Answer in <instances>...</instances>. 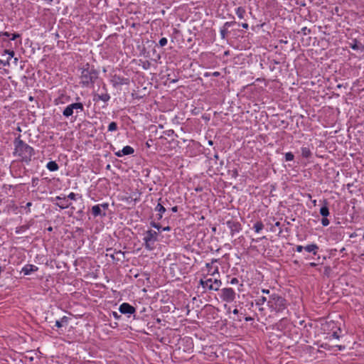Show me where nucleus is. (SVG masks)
<instances>
[{
	"label": "nucleus",
	"mask_w": 364,
	"mask_h": 364,
	"mask_svg": "<svg viewBox=\"0 0 364 364\" xmlns=\"http://www.w3.org/2000/svg\"><path fill=\"white\" fill-rule=\"evenodd\" d=\"M14 156L19 157V160L21 162L28 165L31 161L32 157L35 155L34 149L24 142L21 139V135L15 138L14 141Z\"/></svg>",
	"instance_id": "obj_1"
},
{
	"label": "nucleus",
	"mask_w": 364,
	"mask_h": 364,
	"mask_svg": "<svg viewBox=\"0 0 364 364\" xmlns=\"http://www.w3.org/2000/svg\"><path fill=\"white\" fill-rule=\"evenodd\" d=\"M80 85L82 87H92L99 77V71L93 65L85 63L79 68Z\"/></svg>",
	"instance_id": "obj_2"
},
{
	"label": "nucleus",
	"mask_w": 364,
	"mask_h": 364,
	"mask_svg": "<svg viewBox=\"0 0 364 364\" xmlns=\"http://www.w3.org/2000/svg\"><path fill=\"white\" fill-rule=\"evenodd\" d=\"M289 303L287 300L278 294H272L269 295L267 301V306L271 311L275 313H283L287 310Z\"/></svg>",
	"instance_id": "obj_3"
},
{
	"label": "nucleus",
	"mask_w": 364,
	"mask_h": 364,
	"mask_svg": "<svg viewBox=\"0 0 364 364\" xmlns=\"http://www.w3.org/2000/svg\"><path fill=\"white\" fill-rule=\"evenodd\" d=\"M85 111L84 105L82 102H73L68 105L63 111V116L65 118L72 117L76 120L79 112Z\"/></svg>",
	"instance_id": "obj_4"
},
{
	"label": "nucleus",
	"mask_w": 364,
	"mask_h": 364,
	"mask_svg": "<svg viewBox=\"0 0 364 364\" xmlns=\"http://www.w3.org/2000/svg\"><path fill=\"white\" fill-rule=\"evenodd\" d=\"M159 233L153 230H148L144 233V246L147 250H153L155 248V243L158 241Z\"/></svg>",
	"instance_id": "obj_5"
},
{
	"label": "nucleus",
	"mask_w": 364,
	"mask_h": 364,
	"mask_svg": "<svg viewBox=\"0 0 364 364\" xmlns=\"http://www.w3.org/2000/svg\"><path fill=\"white\" fill-rule=\"evenodd\" d=\"M199 283L204 289L213 291L219 290L222 284V282L220 279H213L212 278H209L205 280L200 279Z\"/></svg>",
	"instance_id": "obj_6"
},
{
	"label": "nucleus",
	"mask_w": 364,
	"mask_h": 364,
	"mask_svg": "<svg viewBox=\"0 0 364 364\" xmlns=\"http://www.w3.org/2000/svg\"><path fill=\"white\" fill-rule=\"evenodd\" d=\"M166 203H168L167 199L163 200L161 198L159 199V202L154 208V211L157 213L154 218L155 220L159 221L162 219L166 211Z\"/></svg>",
	"instance_id": "obj_7"
},
{
	"label": "nucleus",
	"mask_w": 364,
	"mask_h": 364,
	"mask_svg": "<svg viewBox=\"0 0 364 364\" xmlns=\"http://www.w3.org/2000/svg\"><path fill=\"white\" fill-rule=\"evenodd\" d=\"M236 293L232 288H223L220 290V297L225 302L230 303L235 299Z\"/></svg>",
	"instance_id": "obj_8"
},
{
	"label": "nucleus",
	"mask_w": 364,
	"mask_h": 364,
	"mask_svg": "<svg viewBox=\"0 0 364 364\" xmlns=\"http://www.w3.org/2000/svg\"><path fill=\"white\" fill-rule=\"evenodd\" d=\"M110 82L113 87H116L119 85H129V79L117 75H114L111 77Z\"/></svg>",
	"instance_id": "obj_9"
},
{
	"label": "nucleus",
	"mask_w": 364,
	"mask_h": 364,
	"mask_svg": "<svg viewBox=\"0 0 364 364\" xmlns=\"http://www.w3.org/2000/svg\"><path fill=\"white\" fill-rule=\"evenodd\" d=\"M119 311L122 314L129 316L135 314L136 309L129 303L124 302L119 306Z\"/></svg>",
	"instance_id": "obj_10"
},
{
	"label": "nucleus",
	"mask_w": 364,
	"mask_h": 364,
	"mask_svg": "<svg viewBox=\"0 0 364 364\" xmlns=\"http://www.w3.org/2000/svg\"><path fill=\"white\" fill-rule=\"evenodd\" d=\"M227 226L230 230V234L232 236L235 232H239L241 230V225L239 222L234 220H228Z\"/></svg>",
	"instance_id": "obj_11"
},
{
	"label": "nucleus",
	"mask_w": 364,
	"mask_h": 364,
	"mask_svg": "<svg viewBox=\"0 0 364 364\" xmlns=\"http://www.w3.org/2000/svg\"><path fill=\"white\" fill-rule=\"evenodd\" d=\"M55 200L58 201L55 203V205H58L61 209H65L71 205V203L68 201V198L65 196H56Z\"/></svg>",
	"instance_id": "obj_12"
},
{
	"label": "nucleus",
	"mask_w": 364,
	"mask_h": 364,
	"mask_svg": "<svg viewBox=\"0 0 364 364\" xmlns=\"http://www.w3.org/2000/svg\"><path fill=\"white\" fill-rule=\"evenodd\" d=\"M218 259H213L210 263L206 264V267L208 269V273L212 276L215 275V274H218V267L214 266V264L218 262Z\"/></svg>",
	"instance_id": "obj_13"
},
{
	"label": "nucleus",
	"mask_w": 364,
	"mask_h": 364,
	"mask_svg": "<svg viewBox=\"0 0 364 364\" xmlns=\"http://www.w3.org/2000/svg\"><path fill=\"white\" fill-rule=\"evenodd\" d=\"M348 43V46L354 50H364V44H363L357 38H352L351 41Z\"/></svg>",
	"instance_id": "obj_14"
},
{
	"label": "nucleus",
	"mask_w": 364,
	"mask_h": 364,
	"mask_svg": "<svg viewBox=\"0 0 364 364\" xmlns=\"http://www.w3.org/2000/svg\"><path fill=\"white\" fill-rule=\"evenodd\" d=\"M304 250L309 253H311L314 256H318V259H320V256L318 255V250L319 247L314 243L307 245L306 246H304Z\"/></svg>",
	"instance_id": "obj_15"
},
{
	"label": "nucleus",
	"mask_w": 364,
	"mask_h": 364,
	"mask_svg": "<svg viewBox=\"0 0 364 364\" xmlns=\"http://www.w3.org/2000/svg\"><path fill=\"white\" fill-rule=\"evenodd\" d=\"M134 152V149L132 146H125L122 150L115 152L114 154L118 157H122L123 156L133 154Z\"/></svg>",
	"instance_id": "obj_16"
},
{
	"label": "nucleus",
	"mask_w": 364,
	"mask_h": 364,
	"mask_svg": "<svg viewBox=\"0 0 364 364\" xmlns=\"http://www.w3.org/2000/svg\"><path fill=\"white\" fill-rule=\"evenodd\" d=\"M38 267L33 264H28L22 268L21 272L23 273L24 275H29L31 273L38 271Z\"/></svg>",
	"instance_id": "obj_17"
},
{
	"label": "nucleus",
	"mask_w": 364,
	"mask_h": 364,
	"mask_svg": "<svg viewBox=\"0 0 364 364\" xmlns=\"http://www.w3.org/2000/svg\"><path fill=\"white\" fill-rule=\"evenodd\" d=\"M92 214L94 217H105L106 215V213L103 212L99 205H95L92 207Z\"/></svg>",
	"instance_id": "obj_18"
},
{
	"label": "nucleus",
	"mask_w": 364,
	"mask_h": 364,
	"mask_svg": "<svg viewBox=\"0 0 364 364\" xmlns=\"http://www.w3.org/2000/svg\"><path fill=\"white\" fill-rule=\"evenodd\" d=\"M110 100V95L108 93L104 92L102 94H95L94 95V101L102 100L104 102L107 103Z\"/></svg>",
	"instance_id": "obj_19"
},
{
	"label": "nucleus",
	"mask_w": 364,
	"mask_h": 364,
	"mask_svg": "<svg viewBox=\"0 0 364 364\" xmlns=\"http://www.w3.org/2000/svg\"><path fill=\"white\" fill-rule=\"evenodd\" d=\"M33 220H31L29 222H28L26 224L17 227L16 228L15 232L16 234H21V233L26 231L27 230H28L31 228V226L33 225Z\"/></svg>",
	"instance_id": "obj_20"
},
{
	"label": "nucleus",
	"mask_w": 364,
	"mask_h": 364,
	"mask_svg": "<svg viewBox=\"0 0 364 364\" xmlns=\"http://www.w3.org/2000/svg\"><path fill=\"white\" fill-rule=\"evenodd\" d=\"M69 320L70 318L65 316H63L60 320H57L55 321V326L57 327V328H61L62 326H63L64 325H68V322H69Z\"/></svg>",
	"instance_id": "obj_21"
},
{
	"label": "nucleus",
	"mask_w": 364,
	"mask_h": 364,
	"mask_svg": "<svg viewBox=\"0 0 364 364\" xmlns=\"http://www.w3.org/2000/svg\"><path fill=\"white\" fill-rule=\"evenodd\" d=\"M301 152L302 157L305 159H309L312 156V152L309 147L302 146L301 148Z\"/></svg>",
	"instance_id": "obj_22"
},
{
	"label": "nucleus",
	"mask_w": 364,
	"mask_h": 364,
	"mask_svg": "<svg viewBox=\"0 0 364 364\" xmlns=\"http://www.w3.org/2000/svg\"><path fill=\"white\" fill-rule=\"evenodd\" d=\"M267 301H268V299L265 296L258 297L257 299H255V305L259 307V311H263L264 309L260 306H262L265 302L267 303Z\"/></svg>",
	"instance_id": "obj_23"
},
{
	"label": "nucleus",
	"mask_w": 364,
	"mask_h": 364,
	"mask_svg": "<svg viewBox=\"0 0 364 364\" xmlns=\"http://www.w3.org/2000/svg\"><path fill=\"white\" fill-rule=\"evenodd\" d=\"M328 203L327 201L325 200H324V205L320 208V214L323 216V217H327L329 215L330 213H329V209H328Z\"/></svg>",
	"instance_id": "obj_24"
},
{
	"label": "nucleus",
	"mask_w": 364,
	"mask_h": 364,
	"mask_svg": "<svg viewBox=\"0 0 364 364\" xmlns=\"http://www.w3.org/2000/svg\"><path fill=\"white\" fill-rule=\"evenodd\" d=\"M46 168L50 171H56L59 169V166L58 164L54 161H50L46 164Z\"/></svg>",
	"instance_id": "obj_25"
},
{
	"label": "nucleus",
	"mask_w": 364,
	"mask_h": 364,
	"mask_svg": "<svg viewBox=\"0 0 364 364\" xmlns=\"http://www.w3.org/2000/svg\"><path fill=\"white\" fill-rule=\"evenodd\" d=\"M235 14L240 19H243L246 14L245 8L240 6L235 9Z\"/></svg>",
	"instance_id": "obj_26"
},
{
	"label": "nucleus",
	"mask_w": 364,
	"mask_h": 364,
	"mask_svg": "<svg viewBox=\"0 0 364 364\" xmlns=\"http://www.w3.org/2000/svg\"><path fill=\"white\" fill-rule=\"evenodd\" d=\"M264 228V224L261 220L257 221L253 226V229L257 233H259Z\"/></svg>",
	"instance_id": "obj_27"
},
{
	"label": "nucleus",
	"mask_w": 364,
	"mask_h": 364,
	"mask_svg": "<svg viewBox=\"0 0 364 364\" xmlns=\"http://www.w3.org/2000/svg\"><path fill=\"white\" fill-rule=\"evenodd\" d=\"M220 36L222 39H225L229 33L228 28L223 26L220 30Z\"/></svg>",
	"instance_id": "obj_28"
},
{
	"label": "nucleus",
	"mask_w": 364,
	"mask_h": 364,
	"mask_svg": "<svg viewBox=\"0 0 364 364\" xmlns=\"http://www.w3.org/2000/svg\"><path fill=\"white\" fill-rule=\"evenodd\" d=\"M118 129L117 124L115 122H112L108 125V131L109 132H114Z\"/></svg>",
	"instance_id": "obj_29"
},
{
	"label": "nucleus",
	"mask_w": 364,
	"mask_h": 364,
	"mask_svg": "<svg viewBox=\"0 0 364 364\" xmlns=\"http://www.w3.org/2000/svg\"><path fill=\"white\" fill-rule=\"evenodd\" d=\"M285 161H291L294 159V155L292 152H287L284 154Z\"/></svg>",
	"instance_id": "obj_30"
},
{
	"label": "nucleus",
	"mask_w": 364,
	"mask_h": 364,
	"mask_svg": "<svg viewBox=\"0 0 364 364\" xmlns=\"http://www.w3.org/2000/svg\"><path fill=\"white\" fill-rule=\"evenodd\" d=\"M144 70H148L151 67V63L149 60L141 61L139 64Z\"/></svg>",
	"instance_id": "obj_31"
},
{
	"label": "nucleus",
	"mask_w": 364,
	"mask_h": 364,
	"mask_svg": "<svg viewBox=\"0 0 364 364\" xmlns=\"http://www.w3.org/2000/svg\"><path fill=\"white\" fill-rule=\"evenodd\" d=\"M150 225L152 228L157 229L159 231H160V230L162 231V227L159 223H156L155 221H151Z\"/></svg>",
	"instance_id": "obj_32"
},
{
	"label": "nucleus",
	"mask_w": 364,
	"mask_h": 364,
	"mask_svg": "<svg viewBox=\"0 0 364 364\" xmlns=\"http://www.w3.org/2000/svg\"><path fill=\"white\" fill-rule=\"evenodd\" d=\"M301 32L303 35L306 36L311 33V31L310 28H308L307 27H303L301 30Z\"/></svg>",
	"instance_id": "obj_33"
},
{
	"label": "nucleus",
	"mask_w": 364,
	"mask_h": 364,
	"mask_svg": "<svg viewBox=\"0 0 364 364\" xmlns=\"http://www.w3.org/2000/svg\"><path fill=\"white\" fill-rule=\"evenodd\" d=\"M330 222L327 217H323L321 219V224L323 226L326 227L329 225Z\"/></svg>",
	"instance_id": "obj_34"
},
{
	"label": "nucleus",
	"mask_w": 364,
	"mask_h": 364,
	"mask_svg": "<svg viewBox=\"0 0 364 364\" xmlns=\"http://www.w3.org/2000/svg\"><path fill=\"white\" fill-rule=\"evenodd\" d=\"M167 42H168V41L166 38H161L159 40V43L160 46L164 47L167 44Z\"/></svg>",
	"instance_id": "obj_35"
},
{
	"label": "nucleus",
	"mask_w": 364,
	"mask_h": 364,
	"mask_svg": "<svg viewBox=\"0 0 364 364\" xmlns=\"http://www.w3.org/2000/svg\"><path fill=\"white\" fill-rule=\"evenodd\" d=\"M101 209L103 210V212H105V210H107L109 208V203H102V204H98Z\"/></svg>",
	"instance_id": "obj_36"
},
{
	"label": "nucleus",
	"mask_w": 364,
	"mask_h": 364,
	"mask_svg": "<svg viewBox=\"0 0 364 364\" xmlns=\"http://www.w3.org/2000/svg\"><path fill=\"white\" fill-rule=\"evenodd\" d=\"M215 164H216V170L218 171H220V168H221L223 167V166L224 165V161L223 160L220 161L219 163H218V161H215Z\"/></svg>",
	"instance_id": "obj_37"
},
{
	"label": "nucleus",
	"mask_w": 364,
	"mask_h": 364,
	"mask_svg": "<svg viewBox=\"0 0 364 364\" xmlns=\"http://www.w3.org/2000/svg\"><path fill=\"white\" fill-rule=\"evenodd\" d=\"M236 23V22L235 21H227L225 22L223 26L226 28H230L232 26L235 25Z\"/></svg>",
	"instance_id": "obj_38"
},
{
	"label": "nucleus",
	"mask_w": 364,
	"mask_h": 364,
	"mask_svg": "<svg viewBox=\"0 0 364 364\" xmlns=\"http://www.w3.org/2000/svg\"><path fill=\"white\" fill-rule=\"evenodd\" d=\"M38 181H39V180L38 178H32V180H31L32 186L33 187L37 186L38 184Z\"/></svg>",
	"instance_id": "obj_39"
},
{
	"label": "nucleus",
	"mask_w": 364,
	"mask_h": 364,
	"mask_svg": "<svg viewBox=\"0 0 364 364\" xmlns=\"http://www.w3.org/2000/svg\"><path fill=\"white\" fill-rule=\"evenodd\" d=\"M66 198H68V200L70 199L75 200L76 199V194L72 192Z\"/></svg>",
	"instance_id": "obj_40"
},
{
	"label": "nucleus",
	"mask_w": 364,
	"mask_h": 364,
	"mask_svg": "<svg viewBox=\"0 0 364 364\" xmlns=\"http://www.w3.org/2000/svg\"><path fill=\"white\" fill-rule=\"evenodd\" d=\"M4 53H6V54H8V55H9V57H10V58L14 57V54H15L14 51V50H4Z\"/></svg>",
	"instance_id": "obj_41"
},
{
	"label": "nucleus",
	"mask_w": 364,
	"mask_h": 364,
	"mask_svg": "<svg viewBox=\"0 0 364 364\" xmlns=\"http://www.w3.org/2000/svg\"><path fill=\"white\" fill-rule=\"evenodd\" d=\"M113 317L116 319V320H119L121 318V315H119L117 312L116 311H112V313Z\"/></svg>",
	"instance_id": "obj_42"
},
{
	"label": "nucleus",
	"mask_w": 364,
	"mask_h": 364,
	"mask_svg": "<svg viewBox=\"0 0 364 364\" xmlns=\"http://www.w3.org/2000/svg\"><path fill=\"white\" fill-rule=\"evenodd\" d=\"M239 282V280L236 277H233L229 282L231 284H237Z\"/></svg>",
	"instance_id": "obj_43"
},
{
	"label": "nucleus",
	"mask_w": 364,
	"mask_h": 364,
	"mask_svg": "<svg viewBox=\"0 0 364 364\" xmlns=\"http://www.w3.org/2000/svg\"><path fill=\"white\" fill-rule=\"evenodd\" d=\"M304 247L302 245H296V251L298 252H301L304 250Z\"/></svg>",
	"instance_id": "obj_44"
},
{
	"label": "nucleus",
	"mask_w": 364,
	"mask_h": 364,
	"mask_svg": "<svg viewBox=\"0 0 364 364\" xmlns=\"http://www.w3.org/2000/svg\"><path fill=\"white\" fill-rule=\"evenodd\" d=\"M21 37V35L18 33H14L12 34V37L11 38V41H15L16 39Z\"/></svg>",
	"instance_id": "obj_45"
},
{
	"label": "nucleus",
	"mask_w": 364,
	"mask_h": 364,
	"mask_svg": "<svg viewBox=\"0 0 364 364\" xmlns=\"http://www.w3.org/2000/svg\"><path fill=\"white\" fill-rule=\"evenodd\" d=\"M0 36L9 37L10 36V33L9 32H7V31L0 32Z\"/></svg>",
	"instance_id": "obj_46"
},
{
	"label": "nucleus",
	"mask_w": 364,
	"mask_h": 364,
	"mask_svg": "<svg viewBox=\"0 0 364 364\" xmlns=\"http://www.w3.org/2000/svg\"><path fill=\"white\" fill-rule=\"evenodd\" d=\"M165 133L167 136H170L174 133V131L172 129H170V130L166 131Z\"/></svg>",
	"instance_id": "obj_47"
},
{
	"label": "nucleus",
	"mask_w": 364,
	"mask_h": 364,
	"mask_svg": "<svg viewBox=\"0 0 364 364\" xmlns=\"http://www.w3.org/2000/svg\"><path fill=\"white\" fill-rule=\"evenodd\" d=\"M153 142H154V140H153V139H149V140L146 141V146L147 147H150V146H151V144H152Z\"/></svg>",
	"instance_id": "obj_48"
},
{
	"label": "nucleus",
	"mask_w": 364,
	"mask_h": 364,
	"mask_svg": "<svg viewBox=\"0 0 364 364\" xmlns=\"http://www.w3.org/2000/svg\"><path fill=\"white\" fill-rule=\"evenodd\" d=\"M331 336H332L333 338H336V339H338V338H339V337H340V336H339V335L338 334V332H337V331H334V332L332 333Z\"/></svg>",
	"instance_id": "obj_49"
},
{
	"label": "nucleus",
	"mask_w": 364,
	"mask_h": 364,
	"mask_svg": "<svg viewBox=\"0 0 364 364\" xmlns=\"http://www.w3.org/2000/svg\"><path fill=\"white\" fill-rule=\"evenodd\" d=\"M212 76L213 77H219L220 75V73L215 71L211 73Z\"/></svg>",
	"instance_id": "obj_50"
},
{
	"label": "nucleus",
	"mask_w": 364,
	"mask_h": 364,
	"mask_svg": "<svg viewBox=\"0 0 364 364\" xmlns=\"http://www.w3.org/2000/svg\"><path fill=\"white\" fill-rule=\"evenodd\" d=\"M171 210L173 212V213H176L178 211V206H173L171 208Z\"/></svg>",
	"instance_id": "obj_51"
},
{
	"label": "nucleus",
	"mask_w": 364,
	"mask_h": 364,
	"mask_svg": "<svg viewBox=\"0 0 364 364\" xmlns=\"http://www.w3.org/2000/svg\"><path fill=\"white\" fill-rule=\"evenodd\" d=\"M242 27L243 28L247 29V28H248V27H249V25H248V23H242Z\"/></svg>",
	"instance_id": "obj_52"
},
{
	"label": "nucleus",
	"mask_w": 364,
	"mask_h": 364,
	"mask_svg": "<svg viewBox=\"0 0 364 364\" xmlns=\"http://www.w3.org/2000/svg\"><path fill=\"white\" fill-rule=\"evenodd\" d=\"M262 239H266V237L265 236H263L261 238H257V239H252V242H259V240H262Z\"/></svg>",
	"instance_id": "obj_53"
},
{
	"label": "nucleus",
	"mask_w": 364,
	"mask_h": 364,
	"mask_svg": "<svg viewBox=\"0 0 364 364\" xmlns=\"http://www.w3.org/2000/svg\"><path fill=\"white\" fill-rule=\"evenodd\" d=\"M170 230H171V227H169V226L162 228V231H170Z\"/></svg>",
	"instance_id": "obj_54"
},
{
	"label": "nucleus",
	"mask_w": 364,
	"mask_h": 364,
	"mask_svg": "<svg viewBox=\"0 0 364 364\" xmlns=\"http://www.w3.org/2000/svg\"><path fill=\"white\" fill-rule=\"evenodd\" d=\"M262 292L263 294H269L270 291H269V289H263L262 290Z\"/></svg>",
	"instance_id": "obj_55"
},
{
	"label": "nucleus",
	"mask_w": 364,
	"mask_h": 364,
	"mask_svg": "<svg viewBox=\"0 0 364 364\" xmlns=\"http://www.w3.org/2000/svg\"><path fill=\"white\" fill-rule=\"evenodd\" d=\"M114 254H117V255L120 254V255H122L123 256L124 255V253L122 252L121 250H119V251L114 250Z\"/></svg>",
	"instance_id": "obj_56"
},
{
	"label": "nucleus",
	"mask_w": 364,
	"mask_h": 364,
	"mask_svg": "<svg viewBox=\"0 0 364 364\" xmlns=\"http://www.w3.org/2000/svg\"><path fill=\"white\" fill-rule=\"evenodd\" d=\"M212 73H208V72H206L204 73V77H210V76H212L211 75Z\"/></svg>",
	"instance_id": "obj_57"
},
{
	"label": "nucleus",
	"mask_w": 364,
	"mask_h": 364,
	"mask_svg": "<svg viewBox=\"0 0 364 364\" xmlns=\"http://www.w3.org/2000/svg\"><path fill=\"white\" fill-rule=\"evenodd\" d=\"M102 89L105 91V92L107 93V86L105 84L103 85V86L102 87Z\"/></svg>",
	"instance_id": "obj_58"
},
{
	"label": "nucleus",
	"mask_w": 364,
	"mask_h": 364,
	"mask_svg": "<svg viewBox=\"0 0 364 364\" xmlns=\"http://www.w3.org/2000/svg\"><path fill=\"white\" fill-rule=\"evenodd\" d=\"M309 266L311 267H315L317 266V264L315 263V262H310L309 263Z\"/></svg>",
	"instance_id": "obj_59"
},
{
	"label": "nucleus",
	"mask_w": 364,
	"mask_h": 364,
	"mask_svg": "<svg viewBox=\"0 0 364 364\" xmlns=\"http://www.w3.org/2000/svg\"><path fill=\"white\" fill-rule=\"evenodd\" d=\"M213 156H214V159H215V161L219 160V156L217 153H215Z\"/></svg>",
	"instance_id": "obj_60"
},
{
	"label": "nucleus",
	"mask_w": 364,
	"mask_h": 364,
	"mask_svg": "<svg viewBox=\"0 0 364 364\" xmlns=\"http://www.w3.org/2000/svg\"><path fill=\"white\" fill-rule=\"evenodd\" d=\"M32 205V203L31 202H28L26 205V208H29Z\"/></svg>",
	"instance_id": "obj_61"
},
{
	"label": "nucleus",
	"mask_w": 364,
	"mask_h": 364,
	"mask_svg": "<svg viewBox=\"0 0 364 364\" xmlns=\"http://www.w3.org/2000/svg\"><path fill=\"white\" fill-rule=\"evenodd\" d=\"M232 176H233L234 177H236V176H237V170H234V171H233Z\"/></svg>",
	"instance_id": "obj_62"
},
{
	"label": "nucleus",
	"mask_w": 364,
	"mask_h": 364,
	"mask_svg": "<svg viewBox=\"0 0 364 364\" xmlns=\"http://www.w3.org/2000/svg\"><path fill=\"white\" fill-rule=\"evenodd\" d=\"M238 312H239V311H238V310H237V309H235L233 310V311H232V313H233L234 314H238Z\"/></svg>",
	"instance_id": "obj_63"
},
{
	"label": "nucleus",
	"mask_w": 364,
	"mask_h": 364,
	"mask_svg": "<svg viewBox=\"0 0 364 364\" xmlns=\"http://www.w3.org/2000/svg\"><path fill=\"white\" fill-rule=\"evenodd\" d=\"M252 318H251V317H246V318H245V321H252Z\"/></svg>",
	"instance_id": "obj_64"
}]
</instances>
